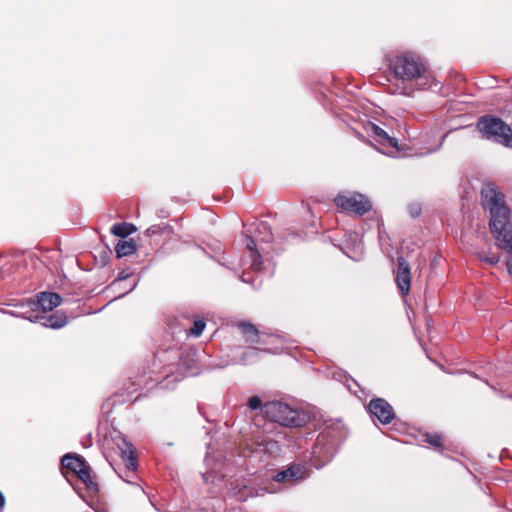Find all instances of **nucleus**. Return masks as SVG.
Here are the masks:
<instances>
[{
    "label": "nucleus",
    "instance_id": "f257e3e1",
    "mask_svg": "<svg viewBox=\"0 0 512 512\" xmlns=\"http://www.w3.org/2000/svg\"><path fill=\"white\" fill-rule=\"evenodd\" d=\"M481 195L483 206L490 213L489 229L496 240V245L509 254L506 266L509 275L512 276L511 211L505 203L504 195L493 185H487L482 189Z\"/></svg>",
    "mask_w": 512,
    "mask_h": 512
},
{
    "label": "nucleus",
    "instance_id": "f03ea898",
    "mask_svg": "<svg viewBox=\"0 0 512 512\" xmlns=\"http://www.w3.org/2000/svg\"><path fill=\"white\" fill-rule=\"evenodd\" d=\"M389 69L402 83L393 93L411 96L415 90L437 91L440 89L439 82L417 56L411 54L396 56L390 60Z\"/></svg>",
    "mask_w": 512,
    "mask_h": 512
},
{
    "label": "nucleus",
    "instance_id": "7ed1b4c3",
    "mask_svg": "<svg viewBox=\"0 0 512 512\" xmlns=\"http://www.w3.org/2000/svg\"><path fill=\"white\" fill-rule=\"evenodd\" d=\"M347 437L345 425L340 420L326 423L319 433L312 449V458L316 468L323 467L331 461L338 450L339 445Z\"/></svg>",
    "mask_w": 512,
    "mask_h": 512
},
{
    "label": "nucleus",
    "instance_id": "20e7f679",
    "mask_svg": "<svg viewBox=\"0 0 512 512\" xmlns=\"http://www.w3.org/2000/svg\"><path fill=\"white\" fill-rule=\"evenodd\" d=\"M263 413L271 421L286 427H301L309 421L304 410L281 401L264 404Z\"/></svg>",
    "mask_w": 512,
    "mask_h": 512
},
{
    "label": "nucleus",
    "instance_id": "39448f33",
    "mask_svg": "<svg viewBox=\"0 0 512 512\" xmlns=\"http://www.w3.org/2000/svg\"><path fill=\"white\" fill-rule=\"evenodd\" d=\"M247 232L251 233L246 235L249 268L253 271L260 272L264 269V262L260 251L257 249L256 243H269L273 238V234L268 223L264 221L251 224L247 229Z\"/></svg>",
    "mask_w": 512,
    "mask_h": 512
},
{
    "label": "nucleus",
    "instance_id": "423d86ee",
    "mask_svg": "<svg viewBox=\"0 0 512 512\" xmlns=\"http://www.w3.org/2000/svg\"><path fill=\"white\" fill-rule=\"evenodd\" d=\"M476 127L482 138L512 147V129L502 119L485 115L478 119Z\"/></svg>",
    "mask_w": 512,
    "mask_h": 512
},
{
    "label": "nucleus",
    "instance_id": "0eeeda50",
    "mask_svg": "<svg viewBox=\"0 0 512 512\" xmlns=\"http://www.w3.org/2000/svg\"><path fill=\"white\" fill-rule=\"evenodd\" d=\"M334 202L342 211L363 216L372 209L371 201L358 192H343L334 198Z\"/></svg>",
    "mask_w": 512,
    "mask_h": 512
},
{
    "label": "nucleus",
    "instance_id": "6e6552de",
    "mask_svg": "<svg viewBox=\"0 0 512 512\" xmlns=\"http://www.w3.org/2000/svg\"><path fill=\"white\" fill-rule=\"evenodd\" d=\"M118 448L121 451V457L125 463V469L124 471H115L123 481L132 483L131 479L135 477L138 467L136 450L133 444L127 441L126 438H121V441L118 443Z\"/></svg>",
    "mask_w": 512,
    "mask_h": 512
},
{
    "label": "nucleus",
    "instance_id": "1a4fd4ad",
    "mask_svg": "<svg viewBox=\"0 0 512 512\" xmlns=\"http://www.w3.org/2000/svg\"><path fill=\"white\" fill-rule=\"evenodd\" d=\"M370 136L378 144V150L390 157H397L401 151L398 140L395 137H391L388 133L380 126L371 123L368 127Z\"/></svg>",
    "mask_w": 512,
    "mask_h": 512
},
{
    "label": "nucleus",
    "instance_id": "9d476101",
    "mask_svg": "<svg viewBox=\"0 0 512 512\" xmlns=\"http://www.w3.org/2000/svg\"><path fill=\"white\" fill-rule=\"evenodd\" d=\"M62 298L59 294L54 292H40L36 299L29 298L26 299V303L22 304L21 307H28L30 309H35L36 312L38 310L42 311H50L53 308L59 306L61 304Z\"/></svg>",
    "mask_w": 512,
    "mask_h": 512
},
{
    "label": "nucleus",
    "instance_id": "9b49d317",
    "mask_svg": "<svg viewBox=\"0 0 512 512\" xmlns=\"http://www.w3.org/2000/svg\"><path fill=\"white\" fill-rule=\"evenodd\" d=\"M395 282L402 296L409 293L411 287V273L409 263L404 257L397 258V268L394 270Z\"/></svg>",
    "mask_w": 512,
    "mask_h": 512
},
{
    "label": "nucleus",
    "instance_id": "f8f14e48",
    "mask_svg": "<svg viewBox=\"0 0 512 512\" xmlns=\"http://www.w3.org/2000/svg\"><path fill=\"white\" fill-rule=\"evenodd\" d=\"M369 411L382 424H389L395 417L392 406L382 398H374L369 403Z\"/></svg>",
    "mask_w": 512,
    "mask_h": 512
},
{
    "label": "nucleus",
    "instance_id": "ddd939ff",
    "mask_svg": "<svg viewBox=\"0 0 512 512\" xmlns=\"http://www.w3.org/2000/svg\"><path fill=\"white\" fill-rule=\"evenodd\" d=\"M303 467L300 465H292L287 469L282 471H278L274 476L273 480L276 482H294L302 478L303 476Z\"/></svg>",
    "mask_w": 512,
    "mask_h": 512
},
{
    "label": "nucleus",
    "instance_id": "4468645a",
    "mask_svg": "<svg viewBox=\"0 0 512 512\" xmlns=\"http://www.w3.org/2000/svg\"><path fill=\"white\" fill-rule=\"evenodd\" d=\"M236 328L246 343L256 344L260 342L259 331L255 325L247 322H239Z\"/></svg>",
    "mask_w": 512,
    "mask_h": 512
},
{
    "label": "nucleus",
    "instance_id": "2eb2a0df",
    "mask_svg": "<svg viewBox=\"0 0 512 512\" xmlns=\"http://www.w3.org/2000/svg\"><path fill=\"white\" fill-rule=\"evenodd\" d=\"M40 321L42 326L52 329H61L68 324V317L63 312H56L48 317L41 316Z\"/></svg>",
    "mask_w": 512,
    "mask_h": 512
},
{
    "label": "nucleus",
    "instance_id": "dca6fc26",
    "mask_svg": "<svg viewBox=\"0 0 512 512\" xmlns=\"http://www.w3.org/2000/svg\"><path fill=\"white\" fill-rule=\"evenodd\" d=\"M26 303V300L24 301H21L17 304L14 305V307L16 308V310H9V311H4L6 314H9L13 317H19V318H23V319H26V320H29L30 322H39L40 321V317L38 314L34 315L33 313L36 312L35 309H30L28 307H24L22 308L21 305L22 304H25Z\"/></svg>",
    "mask_w": 512,
    "mask_h": 512
},
{
    "label": "nucleus",
    "instance_id": "f3484780",
    "mask_svg": "<svg viewBox=\"0 0 512 512\" xmlns=\"http://www.w3.org/2000/svg\"><path fill=\"white\" fill-rule=\"evenodd\" d=\"M261 352H262V350H260L258 348L249 347L242 353L239 361H236V360L226 361L225 363L221 364L220 367H226L230 364H236V363H241L244 365L252 364L259 359V355Z\"/></svg>",
    "mask_w": 512,
    "mask_h": 512
},
{
    "label": "nucleus",
    "instance_id": "a211bd4d",
    "mask_svg": "<svg viewBox=\"0 0 512 512\" xmlns=\"http://www.w3.org/2000/svg\"><path fill=\"white\" fill-rule=\"evenodd\" d=\"M61 464L64 468L77 474L87 463L78 455L66 454L62 457Z\"/></svg>",
    "mask_w": 512,
    "mask_h": 512
},
{
    "label": "nucleus",
    "instance_id": "6ab92c4d",
    "mask_svg": "<svg viewBox=\"0 0 512 512\" xmlns=\"http://www.w3.org/2000/svg\"><path fill=\"white\" fill-rule=\"evenodd\" d=\"M135 231H136V227L133 224L127 223V222L116 223L111 228L112 234H114L118 237H122V238L129 236L130 234H132Z\"/></svg>",
    "mask_w": 512,
    "mask_h": 512
},
{
    "label": "nucleus",
    "instance_id": "aec40b11",
    "mask_svg": "<svg viewBox=\"0 0 512 512\" xmlns=\"http://www.w3.org/2000/svg\"><path fill=\"white\" fill-rule=\"evenodd\" d=\"M118 258L132 255L136 252V245L132 240L119 241L115 247Z\"/></svg>",
    "mask_w": 512,
    "mask_h": 512
},
{
    "label": "nucleus",
    "instance_id": "412c9836",
    "mask_svg": "<svg viewBox=\"0 0 512 512\" xmlns=\"http://www.w3.org/2000/svg\"><path fill=\"white\" fill-rule=\"evenodd\" d=\"M76 475L86 485L88 489L97 490V483L93 480L92 476L90 475V467L87 464Z\"/></svg>",
    "mask_w": 512,
    "mask_h": 512
},
{
    "label": "nucleus",
    "instance_id": "4be33fe9",
    "mask_svg": "<svg viewBox=\"0 0 512 512\" xmlns=\"http://www.w3.org/2000/svg\"><path fill=\"white\" fill-rule=\"evenodd\" d=\"M205 322L201 319L194 321L193 326L189 330V334L194 337H199L205 329Z\"/></svg>",
    "mask_w": 512,
    "mask_h": 512
},
{
    "label": "nucleus",
    "instance_id": "5701e85b",
    "mask_svg": "<svg viewBox=\"0 0 512 512\" xmlns=\"http://www.w3.org/2000/svg\"><path fill=\"white\" fill-rule=\"evenodd\" d=\"M424 437L425 441L434 448L438 449L442 446V436L440 434H425Z\"/></svg>",
    "mask_w": 512,
    "mask_h": 512
},
{
    "label": "nucleus",
    "instance_id": "b1692460",
    "mask_svg": "<svg viewBox=\"0 0 512 512\" xmlns=\"http://www.w3.org/2000/svg\"><path fill=\"white\" fill-rule=\"evenodd\" d=\"M479 259L490 265H496L500 261V257L496 254L487 256L485 253H480Z\"/></svg>",
    "mask_w": 512,
    "mask_h": 512
},
{
    "label": "nucleus",
    "instance_id": "393cba45",
    "mask_svg": "<svg viewBox=\"0 0 512 512\" xmlns=\"http://www.w3.org/2000/svg\"><path fill=\"white\" fill-rule=\"evenodd\" d=\"M247 405H248L249 409H251V410H257L259 408L263 409L262 401L258 396L250 397Z\"/></svg>",
    "mask_w": 512,
    "mask_h": 512
},
{
    "label": "nucleus",
    "instance_id": "a878e982",
    "mask_svg": "<svg viewBox=\"0 0 512 512\" xmlns=\"http://www.w3.org/2000/svg\"><path fill=\"white\" fill-rule=\"evenodd\" d=\"M131 275H132V272H129L127 270H122L119 273L117 279L112 283V286H116L117 283L122 282V281L128 279Z\"/></svg>",
    "mask_w": 512,
    "mask_h": 512
},
{
    "label": "nucleus",
    "instance_id": "bb28decb",
    "mask_svg": "<svg viewBox=\"0 0 512 512\" xmlns=\"http://www.w3.org/2000/svg\"><path fill=\"white\" fill-rule=\"evenodd\" d=\"M137 284H138V280L135 281L133 284H131V286L124 293L120 294L115 299L121 298V297L125 296L126 294L130 293L131 291H133L135 289V287L137 286Z\"/></svg>",
    "mask_w": 512,
    "mask_h": 512
},
{
    "label": "nucleus",
    "instance_id": "cd10ccee",
    "mask_svg": "<svg viewBox=\"0 0 512 512\" xmlns=\"http://www.w3.org/2000/svg\"><path fill=\"white\" fill-rule=\"evenodd\" d=\"M244 491H247V493H243V495L239 496V499L244 501L247 497L252 495V489H249L247 486L243 487Z\"/></svg>",
    "mask_w": 512,
    "mask_h": 512
},
{
    "label": "nucleus",
    "instance_id": "c85d7f7f",
    "mask_svg": "<svg viewBox=\"0 0 512 512\" xmlns=\"http://www.w3.org/2000/svg\"><path fill=\"white\" fill-rule=\"evenodd\" d=\"M194 363L187 365L186 374L187 375H196L197 372L194 370Z\"/></svg>",
    "mask_w": 512,
    "mask_h": 512
},
{
    "label": "nucleus",
    "instance_id": "c756f323",
    "mask_svg": "<svg viewBox=\"0 0 512 512\" xmlns=\"http://www.w3.org/2000/svg\"><path fill=\"white\" fill-rule=\"evenodd\" d=\"M411 214H412L413 217L418 216L420 214V208L417 207L415 209H411Z\"/></svg>",
    "mask_w": 512,
    "mask_h": 512
},
{
    "label": "nucleus",
    "instance_id": "7c9ffc66",
    "mask_svg": "<svg viewBox=\"0 0 512 512\" xmlns=\"http://www.w3.org/2000/svg\"><path fill=\"white\" fill-rule=\"evenodd\" d=\"M147 233L148 234H155L157 233V227L156 226H152L150 228L147 229Z\"/></svg>",
    "mask_w": 512,
    "mask_h": 512
},
{
    "label": "nucleus",
    "instance_id": "2f4dec72",
    "mask_svg": "<svg viewBox=\"0 0 512 512\" xmlns=\"http://www.w3.org/2000/svg\"><path fill=\"white\" fill-rule=\"evenodd\" d=\"M5 504V497L3 493L0 491V508H2Z\"/></svg>",
    "mask_w": 512,
    "mask_h": 512
},
{
    "label": "nucleus",
    "instance_id": "473e14b6",
    "mask_svg": "<svg viewBox=\"0 0 512 512\" xmlns=\"http://www.w3.org/2000/svg\"><path fill=\"white\" fill-rule=\"evenodd\" d=\"M210 476L211 475L208 472L203 474V478H204L205 482H209Z\"/></svg>",
    "mask_w": 512,
    "mask_h": 512
},
{
    "label": "nucleus",
    "instance_id": "72a5a7b5",
    "mask_svg": "<svg viewBox=\"0 0 512 512\" xmlns=\"http://www.w3.org/2000/svg\"><path fill=\"white\" fill-rule=\"evenodd\" d=\"M441 145H442V142L435 149L430 150L429 152L431 153V152L438 151L440 149Z\"/></svg>",
    "mask_w": 512,
    "mask_h": 512
},
{
    "label": "nucleus",
    "instance_id": "f704fd0d",
    "mask_svg": "<svg viewBox=\"0 0 512 512\" xmlns=\"http://www.w3.org/2000/svg\"><path fill=\"white\" fill-rule=\"evenodd\" d=\"M96 512H106V510L104 508H101V509H96Z\"/></svg>",
    "mask_w": 512,
    "mask_h": 512
},
{
    "label": "nucleus",
    "instance_id": "c9c22d12",
    "mask_svg": "<svg viewBox=\"0 0 512 512\" xmlns=\"http://www.w3.org/2000/svg\"><path fill=\"white\" fill-rule=\"evenodd\" d=\"M241 280H242L243 282H248V280L244 277V275L241 277Z\"/></svg>",
    "mask_w": 512,
    "mask_h": 512
}]
</instances>
